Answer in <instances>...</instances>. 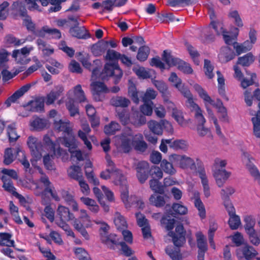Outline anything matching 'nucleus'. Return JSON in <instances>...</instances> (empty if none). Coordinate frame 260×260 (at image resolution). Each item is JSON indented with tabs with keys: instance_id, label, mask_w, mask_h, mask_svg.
Listing matches in <instances>:
<instances>
[{
	"instance_id": "nucleus-1",
	"label": "nucleus",
	"mask_w": 260,
	"mask_h": 260,
	"mask_svg": "<svg viewBox=\"0 0 260 260\" xmlns=\"http://www.w3.org/2000/svg\"><path fill=\"white\" fill-rule=\"evenodd\" d=\"M115 145L118 150L121 152H128L134 146L140 151H144L147 147L146 143L143 141L141 134L133 135L132 130L126 128L120 136L115 138Z\"/></svg>"
},
{
	"instance_id": "nucleus-2",
	"label": "nucleus",
	"mask_w": 260,
	"mask_h": 260,
	"mask_svg": "<svg viewBox=\"0 0 260 260\" xmlns=\"http://www.w3.org/2000/svg\"><path fill=\"white\" fill-rule=\"evenodd\" d=\"M105 158L107 168H110V170L113 172L114 183L120 186L121 198L122 202L126 208L130 207L136 202L137 197L135 196H129L127 181L125 176L121 171L115 168L114 162L109 155L107 154Z\"/></svg>"
},
{
	"instance_id": "nucleus-3",
	"label": "nucleus",
	"mask_w": 260,
	"mask_h": 260,
	"mask_svg": "<svg viewBox=\"0 0 260 260\" xmlns=\"http://www.w3.org/2000/svg\"><path fill=\"white\" fill-rule=\"evenodd\" d=\"M194 90L198 92L199 96L203 100L207 112L208 114L209 120L212 121L214 124L216 133L221 138L223 137L220 127L219 125L216 117L209 107L210 105L215 106L214 101L208 95L207 92L199 84L197 83L191 84Z\"/></svg>"
},
{
	"instance_id": "nucleus-4",
	"label": "nucleus",
	"mask_w": 260,
	"mask_h": 260,
	"mask_svg": "<svg viewBox=\"0 0 260 260\" xmlns=\"http://www.w3.org/2000/svg\"><path fill=\"white\" fill-rule=\"evenodd\" d=\"M54 128L57 132H62L64 136L58 140V143L64 146L75 145L71 124L67 120L55 119L54 121Z\"/></svg>"
},
{
	"instance_id": "nucleus-5",
	"label": "nucleus",
	"mask_w": 260,
	"mask_h": 260,
	"mask_svg": "<svg viewBox=\"0 0 260 260\" xmlns=\"http://www.w3.org/2000/svg\"><path fill=\"white\" fill-rule=\"evenodd\" d=\"M100 71L98 69L93 70L91 76V80H94L98 78L102 80H105L107 77L113 76L115 79V83L119 82L122 76V72L115 63H107L102 73L99 74Z\"/></svg>"
},
{
	"instance_id": "nucleus-6",
	"label": "nucleus",
	"mask_w": 260,
	"mask_h": 260,
	"mask_svg": "<svg viewBox=\"0 0 260 260\" xmlns=\"http://www.w3.org/2000/svg\"><path fill=\"white\" fill-rule=\"evenodd\" d=\"M213 30L217 35L222 34L223 38L226 44L230 45L233 43V41L237 38L239 29L237 28H234V35L230 36L224 33L222 25L221 23L216 22L213 20L211 22L210 25L203 28V32L208 38L211 39L210 33L213 32Z\"/></svg>"
},
{
	"instance_id": "nucleus-7",
	"label": "nucleus",
	"mask_w": 260,
	"mask_h": 260,
	"mask_svg": "<svg viewBox=\"0 0 260 260\" xmlns=\"http://www.w3.org/2000/svg\"><path fill=\"white\" fill-rule=\"evenodd\" d=\"M162 59L169 66H177L179 70L185 74H191L192 72V69L188 63L174 57L167 50L164 51Z\"/></svg>"
},
{
	"instance_id": "nucleus-8",
	"label": "nucleus",
	"mask_w": 260,
	"mask_h": 260,
	"mask_svg": "<svg viewBox=\"0 0 260 260\" xmlns=\"http://www.w3.org/2000/svg\"><path fill=\"white\" fill-rule=\"evenodd\" d=\"M169 160L182 169H192L196 167L194 159L184 154H172L169 156Z\"/></svg>"
},
{
	"instance_id": "nucleus-9",
	"label": "nucleus",
	"mask_w": 260,
	"mask_h": 260,
	"mask_svg": "<svg viewBox=\"0 0 260 260\" xmlns=\"http://www.w3.org/2000/svg\"><path fill=\"white\" fill-rule=\"evenodd\" d=\"M27 145L32 155L37 160L40 159L43 155V148L44 147L42 145L41 141L37 138L30 136L27 138Z\"/></svg>"
},
{
	"instance_id": "nucleus-10",
	"label": "nucleus",
	"mask_w": 260,
	"mask_h": 260,
	"mask_svg": "<svg viewBox=\"0 0 260 260\" xmlns=\"http://www.w3.org/2000/svg\"><path fill=\"white\" fill-rule=\"evenodd\" d=\"M185 234L183 226L180 223L176 226L175 232L170 231L168 233V235L172 238L174 245L177 247L182 246L185 242Z\"/></svg>"
},
{
	"instance_id": "nucleus-11",
	"label": "nucleus",
	"mask_w": 260,
	"mask_h": 260,
	"mask_svg": "<svg viewBox=\"0 0 260 260\" xmlns=\"http://www.w3.org/2000/svg\"><path fill=\"white\" fill-rule=\"evenodd\" d=\"M149 165L146 161L138 162L136 167V176L139 182L141 183H144L148 177V171Z\"/></svg>"
},
{
	"instance_id": "nucleus-12",
	"label": "nucleus",
	"mask_w": 260,
	"mask_h": 260,
	"mask_svg": "<svg viewBox=\"0 0 260 260\" xmlns=\"http://www.w3.org/2000/svg\"><path fill=\"white\" fill-rule=\"evenodd\" d=\"M68 100H74L76 99L79 102H84L87 101L85 93L82 89L81 85L78 84L75 86L73 88L69 90L67 93Z\"/></svg>"
},
{
	"instance_id": "nucleus-13",
	"label": "nucleus",
	"mask_w": 260,
	"mask_h": 260,
	"mask_svg": "<svg viewBox=\"0 0 260 260\" xmlns=\"http://www.w3.org/2000/svg\"><path fill=\"white\" fill-rule=\"evenodd\" d=\"M63 91L64 87L62 85H55L45 99L46 105H50L53 104L55 101L61 96Z\"/></svg>"
},
{
	"instance_id": "nucleus-14",
	"label": "nucleus",
	"mask_w": 260,
	"mask_h": 260,
	"mask_svg": "<svg viewBox=\"0 0 260 260\" xmlns=\"http://www.w3.org/2000/svg\"><path fill=\"white\" fill-rule=\"evenodd\" d=\"M91 91L95 101H101L103 98L102 94L108 91L104 84L100 82H92L90 85Z\"/></svg>"
},
{
	"instance_id": "nucleus-15",
	"label": "nucleus",
	"mask_w": 260,
	"mask_h": 260,
	"mask_svg": "<svg viewBox=\"0 0 260 260\" xmlns=\"http://www.w3.org/2000/svg\"><path fill=\"white\" fill-rule=\"evenodd\" d=\"M213 176L215 179L216 184L219 187H222L226 180L230 177L231 173L224 169L212 171Z\"/></svg>"
},
{
	"instance_id": "nucleus-16",
	"label": "nucleus",
	"mask_w": 260,
	"mask_h": 260,
	"mask_svg": "<svg viewBox=\"0 0 260 260\" xmlns=\"http://www.w3.org/2000/svg\"><path fill=\"white\" fill-rule=\"evenodd\" d=\"M43 141L45 143V145L43 146L44 147L43 148V151H45V149H47L48 147L50 152H52L54 155L57 156H66L67 155V153L65 151L60 149L59 147L56 148V145L47 135L44 137Z\"/></svg>"
},
{
	"instance_id": "nucleus-17",
	"label": "nucleus",
	"mask_w": 260,
	"mask_h": 260,
	"mask_svg": "<svg viewBox=\"0 0 260 260\" xmlns=\"http://www.w3.org/2000/svg\"><path fill=\"white\" fill-rule=\"evenodd\" d=\"M35 35L40 37H45L46 35L54 39L61 38V32L56 28H51L48 26H44L35 32Z\"/></svg>"
},
{
	"instance_id": "nucleus-18",
	"label": "nucleus",
	"mask_w": 260,
	"mask_h": 260,
	"mask_svg": "<svg viewBox=\"0 0 260 260\" xmlns=\"http://www.w3.org/2000/svg\"><path fill=\"white\" fill-rule=\"evenodd\" d=\"M198 174L201 181L204 196L206 198H208L211 196V193L206 171L204 169L199 170Z\"/></svg>"
},
{
	"instance_id": "nucleus-19",
	"label": "nucleus",
	"mask_w": 260,
	"mask_h": 260,
	"mask_svg": "<svg viewBox=\"0 0 260 260\" xmlns=\"http://www.w3.org/2000/svg\"><path fill=\"white\" fill-rule=\"evenodd\" d=\"M30 87L31 85L30 84H27L22 86L6 100L5 104L7 107H9L12 103H15L19 98L26 92L30 89Z\"/></svg>"
},
{
	"instance_id": "nucleus-20",
	"label": "nucleus",
	"mask_w": 260,
	"mask_h": 260,
	"mask_svg": "<svg viewBox=\"0 0 260 260\" xmlns=\"http://www.w3.org/2000/svg\"><path fill=\"white\" fill-rule=\"evenodd\" d=\"M16 156L17 157L18 160L23 166L25 172H30V164L26 158L25 152L22 150L21 147L17 145L15 147Z\"/></svg>"
},
{
	"instance_id": "nucleus-21",
	"label": "nucleus",
	"mask_w": 260,
	"mask_h": 260,
	"mask_svg": "<svg viewBox=\"0 0 260 260\" xmlns=\"http://www.w3.org/2000/svg\"><path fill=\"white\" fill-rule=\"evenodd\" d=\"M48 121L44 118L34 116L29 121V125L32 130L41 131L47 127Z\"/></svg>"
},
{
	"instance_id": "nucleus-22",
	"label": "nucleus",
	"mask_w": 260,
	"mask_h": 260,
	"mask_svg": "<svg viewBox=\"0 0 260 260\" xmlns=\"http://www.w3.org/2000/svg\"><path fill=\"white\" fill-rule=\"evenodd\" d=\"M81 126L83 131L79 130L78 131V136L84 142L88 149L90 150L92 149V145L87 138V135L90 132V127L86 122L83 123Z\"/></svg>"
},
{
	"instance_id": "nucleus-23",
	"label": "nucleus",
	"mask_w": 260,
	"mask_h": 260,
	"mask_svg": "<svg viewBox=\"0 0 260 260\" xmlns=\"http://www.w3.org/2000/svg\"><path fill=\"white\" fill-rule=\"evenodd\" d=\"M169 81L173 84V86L178 89L182 94L187 91L188 88L182 83V80L175 73L172 72L169 78Z\"/></svg>"
},
{
	"instance_id": "nucleus-24",
	"label": "nucleus",
	"mask_w": 260,
	"mask_h": 260,
	"mask_svg": "<svg viewBox=\"0 0 260 260\" xmlns=\"http://www.w3.org/2000/svg\"><path fill=\"white\" fill-rule=\"evenodd\" d=\"M56 217L61 221H69L74 218L69 208L61 205H58L57 207Z\"/></svg>"
},
{
	"instance_id": "nucleus-25",
	"label": "nucleus",
	"mask_w": 260,
	"mask_h": 260,
	"mask_svg": "<svg viewBox=\"0 0 260 260\" xmlns=\"http://www.w3.org/2000/svg\"><path fill=\"white\" fill-rule=\"evenodd\" d=\"M101 240L108 247L113 249L115 245H118L119 241L114 234L102 233Z\"/></svg>"
},
{
	"instance_id": "nucleus-26",
	"label": "nucleus",
	"mask_w": 260,
	"mask_h": 260,
	"mask_svg": "<svg viewBox=\"0 0 260 260\" xmlns=\"http://www.w3.org/2000/svg\"><path fill=\"white\" fill-rule=\"evenodd\" d=\"M235 56L234 52L231 48L224 47L221 48L218 58L221 62L225 63L233 59Z\"/></svg>"
},
{
	"instance_id": "nucleus-27",
	"label": "nucleus",
	"mask_w": 260,
	"mask_h": 260,
	"mask_svg": "<svg viewBox=\"0 0 260 260\" xmlns=\"http://www.w3.org/2000/svg\"><path fill=\"white\" fill-rule=\"evenodd\" d=\"M147 125L150 131L154 134L161 135L163 132V128L161 124V120L157 121L154 120H151L147 123Z\"/></svg>"
},
{
	"instance_id": "nucleus-28",
	"label": "nucleus",
	"mask_w": 260,
	"mask_h": 260,
	"mask_svg": "<svg viewBox=\"0 0 260 260\" xmlns=\"http://www.w3.org/2000/svg\"><path fill=\"white\" fill-rule=\"evenodd\" d=\"M110 104L116 107L125 108L129 105L130 101L125 97L116 96L110 100Z\"/></svg>"
},
{
	"instance_id": "nucleus-29",
	"label": "nucleus",
	"mask_w": 260,
	"mask_h": 260,
	"mask_svg": "<svg viewBox=\"0 0 260 260\" xmlns=\"http://www.w3.org/2000/svg\"><path fill=\"white\" fill-rule=\"evenodd\" d=\"M146 121V118L138 111H136L131 115L130 123L136 127L144 124Z\"/></svg>"
},
{
	"instance_id": "nucleus-30",
	"label": "nucleus",
	"mask_w": 260,
	"mask_h": 260,
	"mask_svg": "<svg viewBox=\"0 0 260 260\" xmlns=\"http://www.w3.org/2000/svg\"><path fill=\"white\" fill-rule=\"evenodd\" d=\"M196 237L198 247L199 249L198 253H200L201 252L203 253V255H204V253L207 249L206 239L201 232L197 233Z\"/></svg>"
},
{
	"instance_id": "nucleus-31",
	"label": "nucleus",
	"mask_w": 260,
	"mask_h": 260,
	"mask_svg": "<svg viewBox=\"0 0 260 260\" xmlns=\"http://www.w3.org/2000/svg\"><path fill=\"white\" fill-rule=\"evenodd\" d=\"M139 93V92L137 90L136 85L132 80H129L128 94V95L132 98L133 101L136 104H138L139 102V99L138 97Z\"/></svg>"
},
{
	"instance_id": "nucleus-32",
	"label": "nucleus",
	"mask_w": 260,
	"mask_h": 260,
	"mask_svg": "<svg viewBox=\"0 0 260 260\" xmlns=\"http://www.w3.org/2000/svg\"><path fill=\"white\" fill-rule=\"evenodd\" d=\"M12 235L7 233H0V245L15 247V242L11 239Z\"/></svg>"
},
{
	"instance_id": "nucleus-33",
	"label": "nucleus",
	"mask_w": 260,
	"mask_h": 260,
	"mask_svg": "<svg viewBox=\"0 0 260 260\" xmlns=\"http://www.w3.org/2000/svg\"><path fill=\"white\" fill-rule=\"evenodd\" d=\"M12 9L18 15L24 16L26 14L25 5L22 1H17L12 5Z\"/></svg>"
},
{
	"instance_id": "nucleus-34",
	"label": "nucleus",
	"mask_w": 260,
	"mask_h": 260,
	"mask_svg": "<svg viewBox=\"0 0 260 260\" xmlns=\"http://www.w3.org/2000/svg\"><path fill=\"white\" fill-rule=\"evenodd\" d=\"M1 179L3 182V187L4 189L14 196L17 192L16 191V189L13 185L12 181L7 178L6 176H3L1 177Z\"/></svg>"
},
{
	"instance_id": "nucleus-35",
	"label": "nucleus",
	"mask_w": 260,
	"mask_h": 260,
	"mask_svg": "<svg viewBox=\"0 0 260 260\" xmlns=\"http://www.w3.org/2000/svg\"><path fill=\"white\" fill-rule=\"evenodd\" d=\"M68 174L70 177L77 181L83 178L81 168L79 166H71L68 170Z\"/></svg>"
},
{
	"instance_id": "nucleus-36",
	"label": "nucleus",
	"mask_w": 260,
	"mask_h": 260,
	"mask_svg": "<svg viewBox=\"0 0 260 260\" xmlns=\"http://www.w3.org/2000/svg\"><path fill=\"white\" fill-rule=\"evenodd\" d=\"M172 117L175 119L179 125L182 127L186 126L190 120H185L184 118L182 112L179 110H175L172 112Z\"/></svg>"
},
{
	"instance_id": "nucleus-37",
	"label": "nucleus",
	"mask_w": 260,
	"mask_h": 260,
	"mask_svg": "<svg viewBox=\"0 0 260 260\" xmlns=\"http://www.w3.org/2000/svg\"><path fill=\"white\" fill-rule=\"evenodd\" d=\"M45 99L44 98H39L30 103L31 110L34 112H40L43 110Z\"/></svg>"
},
{
	"instance_id": "nucleus-38",
	"label": "nucleus",
	"mask_w": 260,
	"mask_h": 260,
	"mask_svg": "<svg viewBox=\"0 0 260 260\" xmlns=\"http://www.w3.org/2000/svg\"><path fill=\"white\" fill-rule=\"evenodd\" d=\"M234 48L235 49L237 55L247 52L250 50L252 48V45L250 44L248 41H246L243 44L234 43Z\"/></svg>"
},
{
	"instance_id": "nucleus-39",
	"label": "nucleus",
	"mask_w": 260,
	"mask_h": 260,
	"mask_svg": "<svg viewBox=\"0 0 260 260\" xmlns=\"http://www.w3.org/2000/svg\"><path fill=\"white\" fill-rule=\"evenodd\" d=\"M182 95L187 99L186 106L191 112L199 107V105L194 102L192 95L189 90L186 91Z\"/></svg>"
},
{
	"instance_id": "nucleus-40",
	"label": "nucleus",
	"mask_w": 260,
	"mask_h": 260,
	"mask_svg": "<svg viewBox=\"0 0 260 260\" xmlns=\"http://www.w3.org/2000/svg\"><path fill=\"white\" fill-rule=\"evenodd\" d=\"M149 201L151 204L157 207H162L166 203L164 197L156 194L151 195Z\"/></svg>"
},
{
	"instance_id": "nucleus-41",
	"label": "nucleus",
	"mask_w": 260,
	"mask_h": 260,
	"mask_svg": "<svg viewBox=\"0 0 260 260\" xmlns=\"http://www.w3.org/2000/svg\"><path fill=\"white\" fill-rule=\"evenodd\" d=\"M251 120L253 126V134L256 137L260 138V111H257Z\"/></svg>"
},
{
	"instance_id": "nucleus-42",
	"label": "nucleus",
	"mask_w": 260,
	"mask_h": 260,
	"mask_svg": "<svg viewBox=\"0 0 260 260\" xmlns=\"http://www.w3.org/2000/svg\"><path fill=\"white\" fill-rule=\"evenodd\" d=\"M133 71L140 78L147 79L151 76V70H147L142 67H136L133 68Z\"/></svg>"
},
{
	"instance_id": "nucleus-43",
	"label": "nucleus",
	"mask_w": 260,
	"mask_h": 260,
	"mask_svg": "<svg viewBox=\"0 0 260 260\" xmlns=\"http://www.w3.org/2000/svg\"><path fill=\"white\" fill-rule=\"evenodd\" d=\"M242 251L247 260H251L257 254L256 251L252 246L248 245L242 247Z\"/></svg>"
},
{
	"instance_id": "nucleus-44",
	"label": "nucleus",
	"mask_w": 260,
	"mask_h": 260,
	"mask_svg": "<svg viewBox=\"0 0 260 260\" xmlns=\"http://www.w3.org/2000/svg\"><path fill=\"white\" fill-rule=\"evenodd\" d=\"M114 222L118 230H122L127 226L124 218L118 212L116 213L114 215Z\"/></svg>"
},
{
	"instance_id": "nucleus-45",
	"label": "nucleus",
	"mask_w": 260,
	"mask_h": 260,
	"mask_svg": "<svg viewBox=\"0 0 260 260\" xmlns=\"http://www.w3.org/2000/svg\"><path fill=\"white\" fill-rule=\"evenodd\" d=\"M74 143L75 144L74 145H71L70 146H65L69 148V151L70 152L71 154V157L77 158V160L79 161L83 160V157L82 156L81 152L80 150H77L75 149L77 147V144L76 143L75 138H74Z\"/></svg>"
},
{
	"instance_id": "nucleus-46",
	"label": "nucleus",
	"mask_w": 260,
	"mask_h": 260,
	"mask_svg": "<svg viewBox=\"0 0 260 260\" xmlns=\"http://www.w3.org/2000/svg\"><path fill=\"white\" fill-rule=\"evenodd\" d=\"M120 128V125L118 123L112 121L109 124L105 125L104 132L107 135H114L116 132L119 131Z\"/></svg>"
},
{
	"instance_id": "nucleus-47",
	"label": "nucleus",
	"mask_w": 260,
	"mask_h": 260,
	"mask_svg": "<svg viewBox=\"0 0 260 260\" xmlns=\"http://www.w3.org/2000/svg\"><path fill=\"white\" fill-rule=\"evenodd\" d=\"M229 224L232 230H237L241 225V222L240 217L236 213L229 215Z\"/></svg>"
},
{
	"instance_id": "nucleus-48",
	"label": "nucleus",
	"mask_w": 260,
	"mask_h": 260,
	"mask_svg": "<svg viewBox=\"0 0 260 260\" xmlns=\"http://www.w3.org/2000/svg\"><path fill=\"white\" fill-rule=\"evenodd\" d=\"M254 57L252 54L249 53L242 57H239L237 63L244 67H248L254 61Z\"/></svg>"
},
{
	"instance_id": "nucleus-49",
	"label": "nucleus",
	"mask_w": 260,
	"mask_h": 260,
	"mask_svg": "<svg viewBox=\"0 0 260 260\" xmlns=\"http://www.w3.org/2000/svg\"><path fill=\"white\" fill-rule=\"evenodd\" d=\"M161 169L166 173L170 175H173L176 173V170L173 167L172 163L166 159H163L160 162Z\"/></svg>"
},
{
	"instance_id": "nucleus-50",
	"label": "nucleus",
	"mask_w": 260,
	"mask_h": 260,
	"mask_svg": "<svg viewBox=\"0 0 260 260\" xmlns=\"http://www.w3.org/2000/svg\"><path fill=\"white\" fill-rule=\"evenodd\" d=\"M74 252L79 260H91L89 254L83 248H75Z\"/></svg>"
},
{
	"instance_id": "nucleus-51",
	"label": "nucleus",
	"mask_w": 260,
	"mask_h": 260,
	"mask_svg": "<svg viewBox=\"0 0 260 260\" xmlns=\"http://www.w3.org/2000/svg\"><path fill=\"white\" fill-rule=\"evenodd\" d=\"M15 159V156L11 148H7L5 150L3 162L6 165L12 164Z\"/></svg>"
},
{
	"instance_id": "nucleus-52",
	"label": "nucleus",
	"mask_w": 260,
	"mask_h": 260,
	"mask_svg": "<svg viewBox=\"0 0 260 260\" xmlns=\"http://www.w3.org/2000/svg\"><path fill=\"white\" fill-rule=\"evenodd\" d=\"M188 144L186 141L183 140H176L172 141L171 140L170 148L175 150H185L187 148Z\"/></svg>"
},
{
	"instance_id": "nucleus-53",
	"label": "nucleus",
	"mask_w": 260,
	"mask_h": 260,
	"mask_svg": "<svg viewBox=\"0 0 260 260\" xmlns=\"http://www.w3.org/2000/svg\"><path fill=\"white\" fill-rule=\"evenodd\" d=\"M149 53L150 49L148 47L142 46L138 50L137 58L139 61H144L147 59Z\"/></svg>"
},
{
	"instance_id": "nucleus-54",
	"label": "nucleus",
	"mask_w": 260,
	"mask_h": 260,
	"mask_svg": "<svg viewBox=\"0 0 260 260\" xmlns=\"http://www.w3.org/2000/svg\"><path fill=\"white\" fill-rule=\"evenodd\" d=\"M7 134L10 142L16 141L19 136L16 132V124L15 123L10 124L7 127Z\"/></svg>"
},
{
	"instance_id": "nucleus-55",
	"label": "nucleus",
	"mask_w": 260,
	"mask_h": 260,
	"mask_svg": "<svg viewBox=\"0 0 260 260\" xmlns=\"http://www.w3.org/2000/svg\"><path fill=\"white\" fill-rule=\"evenodd\" d=\"M218 109V112L220 114L219 119L224 122H229V118L227 114L226 109L223 106L222 103L219 102L218 105H216Z\"/></svg>"
},
{
	"instance_id": "nucleus-56",
	"label": "nucleus",
	"mask_w": 260,
	"mask_h": 260,
	"mask_svg": "<svg viewBox=\"0 0 260 260\" xmlns=\"http://www.w3.org/2000/svg\"><path fill=\"white\" fill-rule=\"evenodd\" d=\"M235 192V188L231 186H227L223 188L220 192L222 200H230V196L234 194Z\"/></svg>"
},
{
	"instance_id": "nucleus-57",
	"label": "nucleus",
	"mask_w": 260,
	"mask_h": 260,
	"mask_svg": "<svg viewBox=\"0 0 260 260\" xmlns=\"http://www.w3.org/2000/svg\"><path fill=\"white\" fill-rule=\"evenodd\" d=\"M157 95V92L154 89L148 88L145 93L142 96V100L143 102H150L151 100L155 99Z\"/></svg>"
},
{
	"instance_id": "nucleus-58",
	"label": "nucleus",
	"mask_w": 260,
	"mask_h": 260,
	"mask_svg": "<svg viewBox=\"0 0 260 260\" xmlns=\"http://www.w3.org/2000/svg\"><path fill=\"white\" fill-rule=\"evenodd\" d=\"M153 103L144 102V104L140 106V110L141 112L146 116H151L153 112Z\"/></svg>"
},
{
	"instance_id": "nucleus-59",
	"label": "nucleus",
	"mask_w": 260,
	"mask_h": 260,
	"mask_svg": "<svg viewBox=\"0 0 260 260\" xmlns=\"http://www.w3.org/2000/svg\"><path fill=\"white\" fill-rule=\"evenodd\" d=\"M12 57L18 63L23 64L28 62L27 58L19 51V49L15 50L13 51Z\"/></svg>"
},
{
	"instance_id": "nucleus-60",
	"label": "nucleus",
	"mask_w": 260,
	"mask_h": 260,
	"mask_svg": "<svg viewBox=\"0 0 260 260\" xmlns=\"http://www.w3.org/2000/svg\"><path fill=\"white\" fill-rule=\"evenodd\" d=\"M93 192L95 196L98 199L100 204L104 208V210L106 212H108L109 211V206L106 205L105 202L103 201V195L101 190L98 187H94L93 188Z\"/></svg>"
},
{
	"instance_id": "nucleus-61",
	"label": "nucleus",
	"mask_w": 260,
	"mask_h": 260,
	"mask_svg": "<svg viewBox=\"0 0 260 260\" xmlns=\"http://www.w3.org/2000/svg\"><path fill=\"white\" fill-rule=\"evenodd\" d=\"M150 187L155 192L163 193L164 192V187L161 185L157 179H152L149 181Z\"/></svg>"
},
{
	"instance_id": "nucleus-62",
	"label": "nucleus",
	"mask_w": 260,
	"mask_h": 260,
	"mask_svg": "<svg viewBox=\"0 0 260 260\" xmlns=\"http://www.w3.org/2000/svg\"><path fill=\"white\" fill-rule=\"evenodd\" d=\"M70 32L73 37L79 39L84 38L85 35L84 28L79 27L78 26L72 27L70 30Z\"/></svg>"
},
{
	"instance_id": "nucleus-63",
	"label": "nucleus",
	"mask_w": 260,
	"mask_h": 260,
	"mask_svg": "<svg viewBox=\"0 0 260 260\" xmlns=\"http://www.w3.org/2000/svg\"><path fill=\"white\" fill-rule=\"evenodd\" d=\"M50 151H49V153L46 154L43 157V163L46 168L49 170H53L54 169V166L53 163V155L50 154Z\"/></svg>"
},
{
	"instance_id": "nucleus-64",
	"label": "nucleus",
	"mask_w": 260,
	"mask_h": 260,
	"mask_svg": "<svg viewBox=\"0 0 260 260\" xmlns=\"http://www.w3.org/2000/svg\"><path fill=\"white\" fill-rule=\"evenodd\" d=\"M249 236L251 243L254 245H258L260 243V238L258 236L254 229H249L246 232Z\"/></svg>"
}]
</instances>
